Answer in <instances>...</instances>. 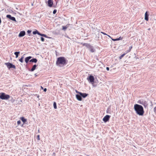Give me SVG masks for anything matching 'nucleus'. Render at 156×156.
<instances>
[{"label": "nucleus", "instance_id": "obj_1", "mask_svg": "<svg viewBox=\"0 0 156 156\" xmlns=\"http://www.w3.org/2000/svg\"><path fill=\"white\" fill-rule=\"evenodd\" d=\"M134 108L136 114L140 116L144 115V108L142 105L137 104H135Z\"/></svg>", "mask_w": 156, "mask_h": 156}, {"label": "nucleus", "instance_id": "obj_2", "mask_svg": "<svg viewBox=\"0 0 156 156\" xmlns=\"http://www.w3.org/2000/svg\"><path fill=\"white\" fill-rule=\"evenodd\" d=\"M66 64V60L65 57H60L57 58L56 62V64L57 66H59L60 65H64Z\"/></svg>", "mask_w": 156, "mask_h": 156}, {"label": "nucleus", "instance_id": "obj_3", "mask_svg": "<svg viewBox=\"0 0 156 156\" xmlns=\"http://www.w3.org/2000/svg\"><path fill=\"white\" fill-rule=\"evenodd\" d=\"M10 97V96L9 95L6 94L4 93H1V99L7 100Z\"/></svg>", "mask_w": 156, "mask_h": 156}, {"label": "nucleus", "instance_id": "obj_4", "mask_svg": "<svg viewBox=\"0 0 156 156\" xmlns=\"http://www.w3.org/2000/svg\"><path fill=\"white\" fill-rule=\"evenodd\" d=\"M137 103L143 105L145 108H146L148 106V104L147 101L143 99L138 100Z\"/></svg>", "mask_w": 156, "mask_h": 156}, {"label": "nucleus", "instance_id": "obj_5", "mask_svg": "<svg viewBox=\"0 0 156 156\" xmlns=\"http://www.w3.org/2000/svg\"><path fill=\"white\" fill-rule=\"evenodd\" d=\"M86 44V46L87 48L91 52H95V50L93 46L89 44Z\"/></svg>", "mask_w": 156, "mask_h": 156}, {"label": "nucleus", "instance_id": "obj_6", "mask_svg": "<svg viewBox=\"0 0 156 156\" xmlns=\"http://www.w3.org/2000/svg\"><path fill=\"white\" fill-rule=\"evenodd\" d=\"M90 83L92 84H94V78L93 76L92 75L90 76L87 79Z\"/></svg>", "mask_w": 156, "mask_h": 156}, {"label": "nucleus", "instance_id": "obj_7", "mask_svg": "<svg viewBox=\"0 0 156 156\" xmlns=\"http://www.w3.org/2000/svg\"><path fill=\"white\" fill-rule=\"evenodd\" d=\"M5 64L7 66L8 68L9 69L11 68H13L14 69H16L15 66L12 63L7 62L5 63Z\"/></svg>", "mask_w": 156, "mask_h": 156}, {"label": "nucleus", "instance_id": "obj_8", "mask_svg": "<svg viewBox=\"0 0 156 156\" xmlns=\"http://www.w3.org/2000/svg\"><path fill=\"white\" fill-rule=\"evenodd\" d=\"M110 117V115H106L102 119L103 121L104 122H106L109 120Z\"/></svg>", "mask_w": 156, "mask_h": 156}, {"label": "nucleus", "instance_id": "obj_9", "mask_svg": "<svg viewBox=\"0 0 156 156\" xmlns=\"http://www.w3.org/2000/svg\"><path fill=\"white\" fill-rule=\"evenodd\" d=\"M7 18L11 20L16 22V20L15 17L13 16H12L10 15H7L6 16Z\"/></svg>", "mask_w": 156, "mask_h": 156}, {"label": "nucleus", "instance_id": "obj_10", "mask_svg": "<svg viewBox=\"0 0 156 156\" xmlns=\"http://www.w3.org/2000/svg\"><path fill=\"white\" fill-rule=\"evenodd\" d=\"M53 3V0H48V6L50 7H51L52 6Z\"/></svg>", "mask_w": 156, "mask_h": 156}, {"label": "nucleus", "instance_id": "obj_11", "mask_svg": "<svg viewBox=\"0 0 156 156\" xmlns=\"http://www.w3.org/2000/svg\"><path fill=\"white\" fill-rule=\"evenodd\" d=\"M25 34V32L24 31H22L20 32L18 36L19 37H23Z\"/></svg>", "mask_w": 156, "mask_h": 156}, {"label": "nucleus", "instance_id": "obj_12", "mask_svg": "<svg viewBox=\"0 0 156 156\" xmlns=\"http://www.w3.org/2000/svg\"><path fill=\"white\" fill-rule=\"evenodd\" d=\"M76 99L79 101H81L82 100V98L80 95V94H78L76 95Z\"/></svg>", "mask_w": 156, "mask_h": 156}, {"label": "nucleus", "instance_id": "obj_13", "mask_svg": "<svg viewBox=\"0 0 156 156\" xmlns=\"http://www.w3.org/2000/svg\"><path fill=\"white\" fill-rule=\"evenodd\" d=\"M80 95L81 96L82 98L83 97V98H85L88 95V94L85 93H82L81 92L80 93Z\"/></svg>", "mask_w": 156, "mask_h": 156}, {"label": "nucleus", "instance_id": "obj_14", "mask_svg": "<svg viewBox=\"0 0 156 156\" xmlns=\"http://www.w3.org/2000/svg\"><path fill=\"white\" fill-rule=\"evenodd\" d=\"M32 58L31 56H29L26 57L25 59V61L26 63H27L30 59Z\"/></svg>", "mask_w": 156, "mask_h": 156}, {"label": "nucleus", "instance_id": "obj_15", "mask_svg": "<svg viewBox=\"0 0 156 156\" xmlns=\"http://www.w3.org/2000/svg\"><path fill=\"white\" fill-rule=\"evenodd\" d=\"M149 14L146 11L145 14V18L144 19L145 20L148 21L149 20Z\"/></svg>", "mask_w": 156, "mask_h": 156}, {"label": "nucleus", "instance_id": "obj_16", "mask_svg": "<svg viewBox=\"0 0 156 156\" xmlns=\"http://www.w3.org/2000/svg\"><path fill=\"white\" fill-rule=\"evenodd\" d=\"M37 66V65L36 64L34 65L30 69H29V71L31 72L34 71L36 69Z\"/></svg>", "mask_w": 156, "mask_h": 156}, {"label": "nucleus", "instance_id": "obj_17", "mask_svg": "<svg viewBox=\"0 0 156 156\" xmlns=\"http://www.w3.org/2000/svg\"><path fill=\"white\" fill-rule=\"evenodd\" d=\"M37 60L36 58H33L29 61L30 62H32L36 63L37 62Z\"/></svg>", "mask_w": 156, "mask_h": 156}, {"label": "nucleus", "instance_id": "obj_18", "mask_svg": "<svg viewBox=\"0 0 156 156\" xmlns=\"http://www.w3.org/2000/svg\"><path fill=\"white\" fill-rule=\"evenodd\" d=\"M20 119L23 122V123H25L27 121V119L22 117L20 118Z\"/></svg>", "mask_w": 156, "mask_h": 156}, {"label": "nucleus", "instance_id": "obj_19", "mask_svg": "<svg viewBox=\"0 0 156 156\" xmlns=\"http://www.w3.org/2000/svg\"><path fill=\"white\" fill-rule=\"evenodd\" d=\"M122 37H119V38H117L116 39H112H112L114 41H118L119 40H122Z\"/></svg>", "mask_w": 156, "mask_h": 156}, {"label": "nucleus", "instance_id": "obj_20", "mask_svg": "<svg viewBox=\"0 0 156 156\" xmlns=\"http://www.w3.org/2000/svg\"><path fill=\"white\" fill-rule=\"evenodd\" d=\"M20 53V51H16L14 52V54L16 55V58H17L18 57Z\"/></svg>", "mask_w": 156, "mask_h": 156}, {"label": "nucleus", "instance_id": "obj_21", "mask_svg": "<svg viewBox=\"0 0 156 156\" xmlns=\"http://www.w3.org/2000/svg\"><path fill=\"white\" fill-rule=\"evenodd\" d=\"M39 33L40 32H39L37 30H36L35 31H34L33 32V34L34 35L37 34L38 35H39Z\"/></svg>", "mask_w": 156, "mask_h": 156}, {"label": "nucleus", "instance_id": "obj_22", "mask_svg": "<svg viewBox=\"0 0 156 156\" xmlns=\"http://www.w3.org/2000/svg\"><path fill=\"white\" fill-rule=\"evenodd\" d=\"M39 35H40L41 36L44 37H46V38H47L48 37L47 36L46 34H41L40 33L39 34Z\"/></svg>", "mask_w": 156, "mask_h": 156}, {"label": "nucleus", "instance_id": "obj_23", "mask_svg": "<svg viewBox=\"0 0 156 156\" xmlns=\"http://www.w3.org/2000/svg\"><path fill=\"white\" fill-rule=\"evenodd\" d=\"M24 58V56L23 55L19 59V61H20L21 63H23V59Z\"/></svg>", "mask_w": 156, "mask_h": 156}, {"label": "nucleus", "instance_id": "obj_24", "mask_svg": "<svg viewBox=\"0 0 156 156\" xmlns=\"http://www.w3.org/2000/svg\"><path fill=\"white\" fill-rule=\"evenodd\" d=\"M132 48V46H130L129 47V50H128L126 51V53H127L129 52L130 51Z\"/></svg>", "mask_w": 156, "mask_h": 156}, {"label": "nucleus", "instance_id": "obj_25", "mask_svg": "<svg viewBox=\"0 0 156 156\" xmlns=\"http://www.w3.org/2000/svg\"><path fill=\"white\" fill-rule=\"evenodd\" d=\"M53 106L54 108L55 109H56L57 108V105H56V103L55 102H54L53 103Z\"/></svg>", "mask_w": 156, "mask_h": 156}, {"label": "nucleus", "instance_id": "obj_26", "mask_svg": "<svg viewBox=\"0 0 156 156\" xmlns=\"http://www.w3.org/2000/svg\"><path fill=\"white\" fill-rule=\"evenodd\" d=\"M126 53H123V54H122V55L119 58L120 59H121L122 57H123L126 54Z\"/></svg>", "mask_w": 156, "mask_h": 156}, {"label": "nucleus", "instance_id": "obj_27", "mask_svg": "<svg viewBox=\"0 0 156 156\" xmlns=\"http://www.w3.org/2000/svg\"><path fill=\"white\" fill-rule=\"evenodd\" d=\"M67 27L66 26L62 27V30H65L67 28Z\"/></svg>", "mask_w": 156, "mask_h": 156}, {"label": "nucleus", "instance_id": "obj_28", "mask_svg": "<svg viewBox=\"0 0 156 156\" xmlns=\"http://www.w3.org/2000/svg\"><path fill=\"white\" fill-rule=\"evenodd\" d=\"M106 113H110V111L109 110V108H108L106 110Z\"/></svg>", "mask_w": 156, "mask_h": 156}, {"label": "nucleus", "instance_id": "obj_29", "mask_svg": "<svg viewBox=\"0 0 156 156\" xmlns=\"http://www.w3.org/2000/svg\"><path fill=\"white\" fill-rule=\"evenodd\" d=\"M56 12H57V10H56V9H54V10H53V14H55V13H56Z\"/></svg>", "mask_w": 156, "mask_h": 156}, {"label": "nucleus", "instance_id": "obj_30", "mask_svg": "<svg viewBox=\"0 0 156 156\" xmlns=\"http://www.w3.org/2000/svg\"><path fill=\"white\" fill-rule=\"evenodd\" d=\"M41 40L42 41H44V39L42 37H41Z\"/></svg>", "mask_w": 156, "mask_h": 156}, {"label": "nucleus", "instance_id": "obj_31", "mask_svg": "<svg viewBox=\"0 0 156 156\" xmlns=\"http://www.w3.org/2000/svg\"><path fill=\"white\" fill-rule=\"evenodd\" d=\"M21 123V122L20 120H19L17 121V123L18 125L20 124Z\"/></svg>", "mask_w": 156, "mask_h": 156}, {"label": "nucleus", "instance_id": "obj_32", "mask_svg": "<svg viewBox=\"0 0 156 156\" xmlns=\"http://www.w3.org/2000/svg\"><path fill=\"white\" fill-rule=\"evenodd\" d=\"M31 31L30 30H28L27 31V33H28V34H29L30 33H31Z\"/></svg>", "mask_w": 156, "mask_h": 156}, {"label": "nucleus", "instance_id": "obj_33", "mask_svg": "<svg viewBox=\"0 0 156 156\" xmlns=\"http://www.w3.org/2000/svg\"><path fill=\"white\" fill-rule=\"evenodd\" d=\"M101 33L105 35H107V34H106L104 32H101Z\"/></svg>", "mask_w": 156, "mask_h": 156}, {"label": "nucleus", "instance_id": "obj_34", "mask_svg": "<svg viewBox=\"0 0 156 156\" xmlns=\"http://www.w3.org/2000/svg\"><path fill=\"white\" fill-rule=\"evenodd\" d=\"M37 139L38 140H40L39 135H38L37 136Z\"/></svg>", "mask_w": 156, "mask_h": 156}, {"label": "nucleus", "instance_id": "obj_35", "mask_svg": "<svg viewBox=\"0 0 156 156\" xmlns=\"http://www.w3.org/2000/svg\"><path fill=\"white\" fill-rule=\"evenodd\" d=\"M44 90V91L45 92H46L47 90V89L46 88H44V89H43Z\"/></svg>", "mask_w": 156, "mask_h": 156}, {"label": "nucleus", "instance_id": "obj_36", "mask_svg": "<svg viewBox=\"0 0 156 156\" xmlns=\"http://www.w3.org/2000/svg\"><path fill=\"white\" fill-rule=\"evenodd\" d=\"M154 111L155 113H156V107L154 108Z\"/></svg>", "mask_w": 156, "mask_h": 156}, {"label": "nucleus", "instance_id": "obj_37", "mask_svg": "<svg viewBox=\"0 0 156 156\" xmlns=\"http://www.w3.org/2000/svg\"><path fill=\"white\" fill-rule=\"evenodd\" d=\"M106 69L107 71L109 70V68L108 67H106Z\"/></svg>", "mask_w": 156, "mask_h": 156}, {"label": "nucleus", "instance_id": "obj_38", "mask_svg": "<svg viewBox=\"0 0 156 156\" xmlns=\"http://www.w3.org/2000/svg\"><path fill=\"white\" fill-rule=\"evenodd\" d=\"M76 93H77L78 94H80V93H81L80 92H79V91H77V90H76Z\"/></svg>", "mask_w": 156, "mask_h": 156}, {"label": "nucleus", "instance_id": "obj_39", "mask_svg": "<svg viewBox=\"0 0 156 156\" xmlns=\"http://www.w3.org/2000/svg\"><path fill=\"white\" fill-rule=\"evenodd\" d=\"M41 89H42V90L44 89V88L42 86H41Z\"/></svg>", "mask_w": 156, "mask_h": 156}, {"label": "nucleus", "instance_id": "obj_40", "mask_svg": "<svg viewBox=\"0 0 156 156\" xmlns=\"http://www.w3.org/2000/svg\"><path fill=\"white\" fill-rule=\"evenodd\" d=\"M107 35L108 37H110V38H111V39L112 38H111V37H110V36H109V35H108V34H107Z\"/></svg>", "mask_w": 156, "mask_h": 156}, {"label": "nucleus", "instance_id": "obj_41", "mask_svg": "<svg viewBox=\"0 0 156 156\" xmlns=\"http://www.w3.org/2000/svg\"><path fill=\"white\" fill-rule=\"evenodd\" d=\"M34 75H35V76H37V74L36 73L35 74H34Z\"/></svg>", "mask_w": 156, "mask_h": 156}, {"label": "nucleus", "instance_id": "obj_42", "mask_svg": "<svg viewBox=\"0 0 156 156\" xmlns=\"http://www.w3.org/2000/svg\"><path fill=\"white\" fill-rule=\"evenodd\" d=\"M0 22H1V20Z\"/></svg>", "mask_w": 156, "mask_h": 156}]
</instances>
